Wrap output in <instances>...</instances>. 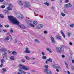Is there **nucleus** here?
<instances>
[{
	"label": "nucleus",
	"instance_id": "31",
	"mask_svg": "<svg viewBox=\"0 0 74 74\" xmlns=\"http://www.w3.org/2000/svg\"><path fill=\"white\" fill-rule=\"evenodd\" d=\"M4 62H5V61H4V60L3 59H2L1 60V63H4Z\"/></svg>",
	"mask_w": 74,
	"mask_h": 74
},
{
	"label": "nucleus",
	"instance_id": "22",
	"mask_svg": "<svg viewBox=\"0 0 74 74\" xmlns=\"http://www.w3.org/2000/svg\"><path fill=\"white\" fill-rule=\"evenodd\" d=\"M33 23L34 25H37L38 23L37 21H35L33 22Z\"/></svg>",
	"mask_w": 74,
	"mask_h": 74
},
{
	"label": "nucleus",
	"instance_id": "55",
	"mask_svg": "<svg viewBox=\"0 0 74 74\" xmlns=\"http://www.w3.org/2000/svg\"><path fill=\"white\" fill-rule=\"evenodd\" d=\"M0 27H3V25L1 24H0Z\"/></svg>",
	"mask_w": 74,
	"mask_h": 74
},
{
	"label": "nucleus",
	"instance_id": "6",
	"mask_svg": "<svg viewBox=\"0 0 74 74\" xmlns=\"http://www.w3.org/2000/svg\"><path fill=\"white\" fill-rule=\"evenodd\" d=\"M46 72H47V74H52V72H51V70H48L47 69H46L45 70V73Z\"/></svg>",
	"mask_w": 74,
	"mask_h": 74
},
{
	"label": "nucleus",
	"instance_id": "64",
	"mask_svg": "<svg viewBox=\"0 0 74 74\" xmlns=\"http://www.w3.org/2000/svg\"><path fill=\"white\" fill-rule=\"evenodd\" d=\"M65 48H66V49H67V48H68V47H65Z\"/></svg>",
	"mask_w": 74,
	"mask_h": 74
},
{
	"label": "nucleus",
	"instance_id": "28",
	"mask_svg": "<svg viewBox=\"0 0 74 74\" xmlns=\"http://www.w3.org/2000/svg\"><path fill=\"white\" fill-rule=\"evenodd\" d=\"M61 15H62V16H64L66 15L63 13H62L61 14Z\"/></svg>",
	"mask_w": 74,
	"mask_h": 74
},
{
	"label": "nucleus",
	"instance_id": "21",
	"mask_svg": "<svg viewBox=\"0 0 74 74\" xmlns=\"http://www.w3.org/2000/svg\"><path fill=\"white\" fill-rule=\"evenodd\" d=\"M18 17H20V18H23V15H22V14H18Z\"/></svg>",
	"mask_w": 74,
	"mask_h": 74
},
{
	"label": "nucleus",
	"instance_id": "41",
	"mask_svg": "<svg viewBox=\"0 0 74 74\" xmlns=\"http://www.w3.org/2000/svg\"><path fill=\"white\" fill-rule=\"evenodd\" d=\"M64 13H65V14H67V11H66V10H64Z\"/></svg>",
	"mask_w": 74,
	"mask_h": 74
},
{
	"label": "nucleus",
	"instance_id": "59",
	"mask_svg": "<svg viewBox=\"0 0 74 74\" xmlns=\"http://www.w3.org/2000/svg\"><path fill=\"white\" fill-rule=\"evenodd\" d=\"M22 61L23 63H24V62H25V60H22Z\"/></svg>",
	"mask_w": 74,
	"mask_h": 74
},
{
	"label": "nucleus",
	"instance_id": "19",
	"mask_svg": "<svg viewBox=\"0 0 74 74\" xmlns=\"http://www.w3.org/2000/svg\"><path fill=\"white\" fill-rule=\"evenodd\" d=\"M39 27L40 29H41V28H42V27L44 26V25H43V24H40L39 25Z\"/></svg>",
	"mask_w": 74,
	"mask_h": 74
},
{
	"label": "nucleus",
	"instance_id": "42",
	"mask_svg": "<svg viewBox=\"0 0 74 74\" xmlns=\"http://www.w3.org/2000/svg\"><path fill=\"white\" fill-rule=\"evenodd\" d=\"M42 55L43 56H44L45 55V53H44V52H42Z\"/></svg>",
	"mask_w": 74,
	"mask_h": 74
},
{
	"label": "nucleus",
	"instance_id": "20",
	"mask_svg": "<svg viewBox=\"0 0 74 74\" xmlns=\"http://www.w3.org/2000/svg\"><path fill=\"white\" fill-rule=\"evenodd\" d=\"M3 71L2 72V73H5V71H6V69L5 68H3Z\"/></svg>",
	"mask_w": 74,
	"mask_h": 74
},
{
	"label": "nucleus",
	"instance_id": "23",
	"mask_svg": "<svg viewBox=\"0 0 74 74\" xmlns=\"http://www.w3.org/2000/svg\"><path fill=\"white\" fill-rule=\"evenodd\" d=\"M14 56H12L10 57V59H11V60H14Z\"/></svg>",
	"mask_w": 74,
	"mask_h": 74
},
{
	"label": "nucleus",
	"instance_id": "30",
	"mask_svg": "<svg viewBox=\"0 0 74 74\" xmlns=\"http://www.w3.org/2000/svg\"><path fill=\"white\" fill-rule=\"evenodd\" d=\"M25 59H27V60H29V59H30V58H29V57L25 56Z\"/></svg>",
	"mask_w": 74,
	"mask_h": 74
},
{
	"label": "nucleus",
	"instance_id": "43",
	"mask_svg": "<svg viewBox=\"0 0 74 74\" xmlns=\"http://www.w3.org/2000/svg\"><path fill=\"white\" fill-rule=\"evenodd\" d=\"M69 0H65V3H68Z\"/></svg>",
	"mask_w": 74,
	"mask_h": 74
},
{
	"label": "nucleus",
	"instance_id": "18",
	"mask_svg": "<svg viewBox=\"0 0 74 74\" xmlns=\"http://www.w3.org/2000/svg\"><path fill=\"white\" fill-rule=\"evenodd\" d=\"M29 25L31 26V27H35V25H34L32 23L29 24Z\"/></svg>",
	"mask_w": 74,
	"mask_h": 74
},
{
	"label": "nucleus",
	"instance_id": "26",
	"mask_svg": "<svg viewBox=\"0 0 74 74\" xmlns=\"http://www.w3.org/2000/svg\"><path fill=\"white\" fill-rule=\"evenodd\" d=\"M34 41H35V42H37L38 43H40V41H38V40L37 39H35L34 40Z\"/></svg>",
	"mask_w": 74,
	"mask_h": 74
},
{
	"label": "nucleus",
	"instance_id": "38",
	"mask_svg": "<svg viewBox=\"0 0 74 74\" xmlns=\"http://www.w3.org/2000/svg\"><path fill=\"white\" fill-rule=\"evenodd\" d=\"M45 4V5H47L48 6V5H49V3H44Z\"/></svg>",
	"mask_w": 74,
	"mask_h": 74
},
{
	"label": "nucleus",
	"instance_id": "4",
	"mask_svg": "<svg viewBox=\"0 0 74 74\" xmlns=\"http://www.w3.org/2000/svg\"><path fill=\"white\" fill-rule=\"evenodd\" d=\"M20 72H18L17 73V74H26V72H25L23 70H22L21 69H19L18 70Z\"/></svg>",
	"mask_w": 74,
	"mask_h": 74
},
{
	"label": "nucleus",
	"instance_id": "15",
	"mask_svg": "<svg viewBox=\"0 0 74 74\" xmlns=\"http://www.w3.org/2000/svg\"><path fill=\"white\" fill-rule=\"evenodd\" d=\"M56 38L58 40H61V38H60V36H56Z\"/></svg>",
	"mask_w": 74,
	"mask_h": 74
},
{
	"label": "nucleus",
	"instance_id": "45",
	"mask_svg": "<svg viewBox=\"0 0 74 74\" xmlns=\"http://www.w3.org/2000/svg\"><path fill=\"white\" fill-rule=\"evenodd\" d=\"M71 68L72 70H74V66H72L71 67Z\"/></svg>",
	"mask_w": 74,
	"mask_h": 74
},
{
	"label": "nucleus",
	"instance_id": "11",
	"mask_svg": "<svg viewBox=\"0 0 74 74\" xmlns=\"http://www.w3.org/2000/svg\"><path fill=\"white\" fill-rule=\"evenodd\" d=\"M60 33L61 34H62V36H63L64 38H66V36H65V35H64V33L62 31H60Z\"/></svg>",
	"mask_w": 74,
	"mask_h": 74
},
{
	"label": "nucleus",
	"instance_id": "35",
	"mask_svg": "<svg viewBox=\"0 0 74 74\" xmlns=\"http://www.w3.org/2000/svg\"><path fill=\"white\" fill-rule=\"evenodd\" d=\"M1 7L2 8H4L5 7V5H1Z\"/></svg>",
	"mask_w": 74,
	"mask_h": 74
},
{
	"label": "nucleus",
	"instance_id": "47",
	"mask_svg": "<svg viewBox=\"0 0 74 74\" xmlns=\"http://www.w3.org/2000/svg\"><path fill=\"white\" fill-rule=\"evenodd\" d=\"M69 45H73V43H72V42H70L69 43Z\"/></svg>",
	"mask_w": 74,
	"mask_h": 74
},
{
	"label": "nucleus",
	"instance_id": "8",
	"mask_svg": "<svg viewBox=\"0 0 74 74\" xmlns=\"http://www.w3.org/2000/svg\"><path fill=\"white\" fill-rule=\"evenodd\" d=\"M71 6H72V5L70 3L65 5V7L66 8H68V7H71Z\"/></svg>",
	"mask_w": 74,
	"mask_h": 74
},
{
	"label": "nucleus",
	"instance_id": "36",
	"mask_svg": "<svg viewBox=\"0 0 74 74\" xmlns=\"http://www.w3.org/2000/svg\"><path fill=\"white\" fill-rule=\"evenodd\" d=\"M12 54H16V52L14 51L12 52Z\"/></svg>",
	"mask_w": 74,
	"mask_h": 74
},
{
	"label": "nucleus",
	"instance_id": "51",
	"mask_svg": "<svg viewBox=\"0 0 74 74\" xmlns=\"http://www.w3.org/2000/svg\"><path fill=\"white\" fill-rule=\"evenodd\" d=\"M44 33H45V34H47V31H45L44 32Z\"/></svg>",
	"mask_w": 74,
	"mask_h": 74
},
{
	"label": "nucleus",
	"instance_id": "39",
	"mask_svg": "<svg viewBox=\"0 0 74 74\" xmlns=\"http://www.w3.org/2000/svg\"><path fill=\"white\" fill-rule=\"evenodd\" d=\"M45 67L46 68V69H47L48 68V65H46L45 66Z\"/></svg>",
	"mask_w": 74,
	"mask_h": 74
},
{
	"label": "nucleus",
	"instance_id": "48",
	"mask_svg": "<svg viewBox=\"0 0 74 74\" xmlns=\"http://www.w3.org/2000/svg\"><path fill=\"white\" fill-rule=\"evenodd\" d=\"M4 1V0H0V2L1 3L3 2V1Z\"/></svg>",
	"mask_w": 74,
	"mask_h": 74
},
{
	"label": "nucleus",
	"instance_id": "57",
	"mask_svg": "<svg viewBox=\"0 0 74 74\" xmlns=\"http://www.w3.org/2000/svg\"><path fill=\"white\" fill-rule=\"evenodd\" d=\"M31 59H32V60H34L35 59V58H31Z\"/></svg>",
	"mask_w": 74,
	"mask_h": 74
},
{
	"label": "nucleus",
	"instance_id": "13",
	"mask_svg": "<svg viewBox=\"0 0 74 74\" xmlns=\"http://www.w3.org/2000/svg\"><path fill=\"white\" fill-rule=\"evenodd\" d=\"M1 51L3 52H6L7 51V49L5 48L2 47L1 49Z\"/></svg>",
	"mask_w": 74,
	"mask_h": 74
},
{
	"label": "nucleus",
	"instance_id": "3",
	"mask_svg": "<svg viewBox=\"0 0 74 74\" xmlns=\"http://www.w3.org/2000/svg\"><path fill=\"white\" fill-rule=\"evenodd\" d=\"M18 66L19 68L21 70L22 69H23L24 70H29L30 69L29 67L22 65L19 64Z\"/></svg>",
	"mask_w": 74,
	"mask_h": 74
},
{
	"label": "nucleus",
	"instance_id": "25",
	"mask_svg": "<svg viewBox=\"0 0 74 74\" xmlns=\"http://www.w3.org/2000/svg\"><path fill=\"white\" fill-rule=\"evenodd\" d=\"M7 9L8 10H9V11H11V10H12V9L11 8H10V7H8Z\"/></svg>",
	"mask_w": 74,
	"mask_h": 74
},
{
	"label": "nucleus",
	"instance_id": "1",
	"mask_svg": "<svg viewBox=\"0 0 74 74\" xmlns=\"http://www.w3.org/2000/svg\"><path fill=\"white\" fill-rule=\"evenodd\" d=\"M8 18H9V20L11 23L14 24H16L18 25V26L20 27H21L23 29H25V27H24V26H23V25L19 24V22L18 21V20L16 18H14L11 16H8Z\"/></svg>",
	"mask_w": 74,
	"mask_h": 74
},
{
	"label": "nucleus",
	"instance_id": "34",
	"mask_svg": "<svg viewBox=\"0 0 74 74\" xmlns=\"http://www.w3.org/2000/svg\"><path fill=\"white\" fill-rule=\"evenodd\" d=\"M5 13L6 14H8V12H9V11H8V10H5Z\"/></svg>",
	"mask_w": 74,
	"mask_h": 74
},
{
	"label": "nucleus",
	"instance_id": "29",
	"mask_svg": "<svg viewBox=\"0 0 74 74\" xmlns=\"http://www.w3.org/2000/svg\"><path fill=\"white\" fill-rule=\"evenodd\" d=\"M0 16L1 18H4V16L2 14H0Z\"/></svg>",
	"mask_w": 74,
	"mask_h": 74
},
{
	"label": "nucleus",
	"instance_id": "50",
	"mask_svg": "<svg viewBox=\"0 0 74 74\" xmlns=\"http://www.w3.org/2000/svg\"><path fill=\"white\" fill-rule=\"evenodd\" d=\"M9 34H10V33H8V35L9 36H10L11 37V35H9Z\"/></svg>",
	"mask_w": 74,
	"mask_h": 74
},
{
	"label": "nucleus",
	"instance_id": "58",
	"mask_svg": "<svg viewBox=\"0 0 74 74\" xmlns=\"http://www.w3.org/2000/svg\"><path fill=\"white\" fill-rule=\"evenodd\" d=\"M62 57L63 58H64L65 57V56H64V55H62Z\"/></svg>",
	"mask_w": 74,
	"mask_h": 74
},
{
	"label": "nucleus",
	"instance_id": "12",
	"mask_svg": "<svg viewBox=\"0 0 74 74\" xmlns=\"http://www.w3.org/2000/svg\"><path fill=\"white\" fill-rule=\"evenodd\" d=\"M9 39H10L9 36H7L4 39V40L5 41H8V40H9Z\"/></svg>",
	"mask_w": 74,
	"mask_h": 74
},
{
	"label": "nucleus",
	"instance_id": "9",
	"mask_svg": "<svg viewBox=\"0 0 74 74\" xmlns=\"http://www.w3.org/2000/svg\"><path fill=\"white\" fill-rule=\"evenodd\" d=\"M50 38L52 43L54 44V43H55V40L54 39V38H53L52 36H51Z\"/></svg>",
	"mask_w": 74,
	"mask_h": 74
},
{
	"label": "nucleus",
	"instance_id": "53",
	"mask_svg": "<svg viewBox=\"0 0 74 74\" xmlns=\"http://www.w3.org/2000/svg\"><path fill=\"white\" fill-rule=\"evenodd\" d=\"M3 31L4 32H7V30L6 29H4Z\"/></svg>",
	"mask_w": 74,
	"mask_h": 74
},
{
	"label": "nucleus",
	"instance_id": "24",
	"mask_svg": "<svg viewBox=\"0 0 74 74\" xmlns=\"http://www.w3.org/2000/svg\"><path fill=\"white\" fill-rule=\"evenodd\" d=\"M48 62H52V60L51 58H49L48 59Z\"/></svg>",
	"mask_w": 74,
	"mask_h": 74
},
{
	"label": "nucleus",
	"instance_id": "44",
	"mask_svg": "<svg viewBox=\"0 0 74 74\" xmlns=\"http://www.w3.org/2000/svg\"><path fill=\"white\" fill-rule=\"evenodd\" d=\"M9 7H12V5L10 3L9 4Z\"/></svg>",
	"mask_w": 74,
	"mask_h": 74
},
{
	"label": "nucleus",
	"instance_id": "27",
	"mask_svg": "<svg viewBox=\"0 0 74 74\" xmlns=\"http://www.w3.org/2000/svg\"><path fill=\"white\" fill-rule=\"evenodd\" d=\"M4 26L5 27H10V25H5Z\"/></svg>",
	"mask_w": 74,
	"mask_h": 74
},
{
	"label": "nucleus",
	"instance_id": "33",
	"mask_svg": "<svg viewBox=\"0 0 74 74\" xmlns=\"http://www.w3.org/2000/svg\"><path fill=\"white\" fill-rule=\"evenodd\" d=\"M36 28L37 29H41L40 28V25H39L37 26Z\"/></svg>",
	"mask_w": 74,
	"mask_h": 74
},
{
	"label": "nucleus",
	"instance_id": "14",
	"mask_svg": "<svg viewBox=\"0 0 74 74\" xmlns=\"http://www.w3.org/2000/svg\"><path fill=\"white\" fill-rule=\"evenodd\" d=\"M58 66H59V65L58 64H54L53 65V68H55V69H57V67Z\"/></svg>",
	"mask_w": 74,
	"mask_h": 74
},
{
	"label": "nucleus",
	"instance_id": "17",
	"mask_svg": "<svg viewBox=\"0 0 74 74\" xmlns=\"http://www.w3.org/2000/svg\"><path fill=\"white\" fill-rule=\"evenodd\" d=\"M64 62H65L64 64H65V66H66V68H68V66H69V65L68 64H67V62H66V61H64Z\"/></svg>",
	"mask_w": 74,
	"mask_h": 74
},
{
	"label": "nucleus",
	"instance_id": "10",
	"mask_svg": "<svg viewBox=\"0 0 74 74\" xmlns=\"http://www.w3.org/2000/svg\"><path fill=\"white\" fill-rule=\"evenodd\" d=\"M26 50H25L24 52L25 53H30V51L29 50V49L27 48H25Z\"/></svg>",
	"mask_w": 74,
	"mask_h": 74
},
{
	"label": "nucleus",
	"instance_id": "40",
	"mask_svg": "<svg viewBox=\"0 0 74 74\" xmlns=\"http://www.w3.org/2000/svg\"><path fill=\"white\" fill-rule=\"evenodd\" d=\"M68 35L69 37H70V35H71V34H70V33L69 32L68 33Z\"/></svg>",
	"mask_w": 74,
	"mask_h": 74
},
{
	"label": "nucleus",
	"instance_id": "60",
	"mask_svg": "<svg viewBox=\"0 0 74 74\" xmlns=\"http://www.w3.org/2000/svg\"><path fill=\"white\" fill-rule=\"evenodd\" d=\"M2 66H3V64L1 63V67H2Z\"/></svg>",
	"mask_w": 74,
	"mask_h": 74
},
{
	"label": "nucleus",
	"instance_id": "56",
	"mask_svg": "<svg viewBox=\"0 0 74 74\" xmlns=\"http://www.w3.org/2000/svg\"><path fill=\"white\" fill-rule=\"evenodd\" d=\"M72 63H74V60H72Z\"/></svg>",
	"mask_w": 74,
	"mask_h": 74
},
{
	"label": "nucleus",
	"instance_id": "63",
	"mask_svg": "<svg viewBox=\"0 0 74 74\" xmlns=\"http://www.w3.org/2000/svg\"><path fill=\"white\" fill-rule=\"evenodd\" d=\"M56 70V71L57 72L59 71V70H58V69H57Z\"/></svg>",
	"mask_w": 74,
	"mask_h": 74
},
{
	"label": "nucleus",
	"instance_id": "49",
	"mask_svg": "<svg viewBox=\"0 0 74 74\" xmlns=\"http://www.w3.org/2000/svg\"><path fill=\"white\" fill-rule=\"evenodd\" d=\"M10 32L11 33H13V32H14V31L12 30V29H11L10 30Z\"/></svg>",
	"mask_w": 74,
	"mask_h": 74
},
{
	"label": "nucleus",
	"instance_id": "46",
	"mask_svg": "<svg viewBox=\"0 0 74 74\" xmlns=\"http://www.w3.org/2000/svg\"><path fill=\"white\" fill-rule=\"evenodd\" d=\"M7 55V53L6 52H5L3 54V55Z\"/></svg>",
	"mask_w": 74,
	"mask_h": 74
},
{
	"label": "nucleus",
	"instance_id": "7",
	"mask_svg": "<svg viewBox=\"0 0 74 74\" xmlns=\"http://www.w3.org/2000/svg\"><path fill=\"white\" fill-rule=\"evenodd\" d=\"M18 2L19 4L21 5L23 4V2L21 0H18Z\"/></svg>",
	"mask_w": 74,
	"mask_h": 74
},
{
	"label": "nucleus",
	"instance_id": "54",
	"mask_svg": "<svg viewBox=\"0 0 74 74\" xmlns=\"http://www.w3.org/2000/svg\"><path fill=\"white\" fill-rule=\"evenodd\" d=\"M57 68H58V69H60V67L59 66H58L57 67Z\"/></svg>",
	"mask_w": 74,
	"mask_h": 74
},
{
	"label": "nucleus",
	"instance_id": "61",
	"mask_svg": "<svg viewBox=\"0 0 74 74\" xmlns=\"http://www.w3.org/2000/svg\"><path fill=\"white\" fill-rule=\"evenodd\" d=\"M15 43H16V42H17V41H16V40H15Z\"/></svg>",
	"mask_w": 74,
	"mask_h": 74
},
{
	"label": "nucleus",
	"instance_id": "62",
	"mask_svg": "<svg viewBox=\"0 0 74 74\" xmlns=\"http://www.w3.org/2000/svg\"><path fill=\"white\" fill-rule=\"evenodd\" d=\"M67 73H68V74H70V72H69V71H68L67 72Z\"/></svg>",
	"mask_w": 74,
	"mask_h": 74
},
{
	"label": "nucleus",
	"instance_id": "32",
	"mask_svg": "<svg viewBox=\"0 0 74 74\" xmlns=\"http://www.w3.org/2000/svg\"><path fill=\"white\" fill-rule=\"evenodd\" d=\"M42 58L43 59H47V57L45 56H43L42 57Z\"/></svg>",
	"mask_w": 74,
	"mask_h": 74
},
{
	"label": "nucleus",
	"instance_id": "52",
	"mask_svg": "<svg viewBox=\"0 0 74 74\" xmlns=\"http://www.w3.org/2000/svg\"><path fill=\"white\" fill-rule=\"evenodd\" d=\"M48 60H47L46 61V64H47V63H48Z\"/></svg>",
	"mask_w": 74,
	"mask_h": 74
},
{
	"label": "nucleus",
	"instance_id": "16",
	"mask_svg": "<svg viewBox=\"0 0 74 74\" xmlns=\"http://www.w3.org/2000/svg\"><path fill=\"white\" fill-rule=\"evenodd\" d=\"M46 49L47 50V51H48L50 53H51V52H52V50L51 49L48 48H47Z\"/></svg>",
	"mask_w": 74,
	"mask_h": 74
},
{
	"label": "nucleus",
	"instance_id": "5",
	"mask_svg": "<svg viewBox=\"0 0 74 74\" xmlns=\"http://www.w3.org/2000/svg\"><path fill=\"white\" fill-rule=\"evenodd\" d=\"M24 6L26 8H28L30 6V3L28 2H26L24 5Z\"/></svg>",
	"mask_w": 74,
	"mask_h": 74
},
{
	"label": "nucleus",
	"instance_id": "37",
	"mask_svg": "<svg viewBox=\"0 0 74 74\" xmlns=\"http://www.w3.org/2000/svg\"><path fill=\"white\" fill-rule=\"evenodd\" d=\"M74 25L73 24H71L70 25V26L71 27H73L74 26Z\"/></svg>",
	"mask_w": 74,
	"mask_h": 74
},
{
	"label": "nucleus",
	"instance_id": "2",
	"mask_svg": "<svg viewBox=\"0 0 74 74\" xmlns=\"http://www.w3.org/2000/svg\"><path fill=\"white\" fill-rule=\"evenodd\" d=\"M65 47V46L64 45L60 46V48L59 47H57L56 48V50L58 52L60 53L61 52H63L64 51V49Z\"/></svg>",
	"mask_w": 74,
	"mask_h": 74
}]
</instances>
